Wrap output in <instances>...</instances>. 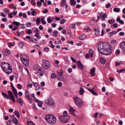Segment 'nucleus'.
<instances>
[{
    "label": "nucleus",
    "mask_w": 125,
    "mask_h": 125,
    "mask_svg": "<svg viewBox=\"0 0 125 125\" xmlns=\"http://www.w3.org/2000/svg\"><path fill=\"white\" fill-rule=\"evenodd\" d=\"M1 66L2 69L7 74H9L11 72L12 69L10 64L4 62L1 63Z\"/></svg>",
    "instance_id": "f257e3e1"
},
{
    "label": "nucleus",
    "mask_w": 125,
    "mask_h": 125,
    "mask_svg": "<svg viewBox=\"0 0 125 125\" xmlns=\"http://www.w3.org/2000/svg\"><path fill=\"white\" fill-rule=\"evenodd\" d=\"M45 118L46 122L50 124H54L56 122V117L53 115H47L45 116Z\"/></svg>",
    "instance_id": "f03ea898"
},
{
    "label": "nucleus",
    "mask_w": 125,
    "mask_h": 125,
    "mask_svg": "<svg viewBox=\"0 0 125 125\" xmlns=\"http://www.w3.org/2000/svg\"><path fill=\"white\" fill-rule=\"evenodd\" d=\"M63 115L60 116L59 119L62 123H67L70 118V116L67 115V112L64 111L63 113Z\"/></svg>",
    "instance_id": "7ed1b4c3"
},
{
    "label": "nucleus",
    "mask_w": 125,
    "mask_h": 125,
    "mask_svg": "<svg viewBox=\"0 0 125 125\" xmlns=\"http://www.w3.org/2000/svg\"><path fill=\"white\" fill-rule=\"evenodd\" d=\"M73 98L77 105L79 107H81L83 102L82 100L78 97H73Z\"/></svg>",
    "instance_id": "20e7f679"
},
{
    "label": "nucleus",
    "mask_w": 125,
    "mask_h": 125,
    "mask_svg": "<svg viewBox=\"0 0 125 125\" xmlns=\"http://www.w3.org/2000/svg\"><path fill=\"white\" fill-rule=\"evenodd\" d=\"M20 58L21 60L24 65H29L28 57L27 55H21Z\"/></svg>",
    "instance_id": "39448f33"
},
{
    "label": "nucleus",
    "mask_w": 125,
    "mask_h": 125,
    "mask_svg": "<svg viewBox=\"0 0 125 125\" xmlns=\"http://www.w3.org/2000/svg\"><path fill=\"white\" fill-rule=\"evenodd\" d=\"M103 42H99L96 45L97 47L101 54L103 53L105 49H103Z\"/></svg>",
    "instance_id": "423d86ee"
},
{
    "label": "nucleus",
    "mask_w": 125,
    "mask_h": 125,
    "mask_svg": "<svg viewBox=\"0 0 125 125\" xmlns=\"http://www.w3.org/2000/svg\"><path fill=\"white\" fill-rule=\"evenodd\" d=\"M42 66L43 68L45 69H48L50 67V63L48 61L43 59L42 60Z\"/></svg>",
    "instance_id": "0eeeda50"
},
{
    "label": "nucleus",
    "mask_w": 125,
    "mask_h": 125,
    "mask_svg": "<svg viewBox=\"0 0 125 125\" xmlns=\"http://www.w3.org/2000/svg\"><path fill=\"white\" fill-rule=\"evenodd\" d=\"M45 102L46 104L50 105L53 106L54 104V102L51 97H49L46 99Z\"/></svg>",
    "instance_id": "6e6552de"
},
{
    "label": "nucleus",
    "mask_w": 125,
    "mask_h": 125,
    "mask_svg": "<svg viewBox=\"0 0 125 125\" xmlns=\"http://www.w3.org/2000/svg\"><path fill=\"white\" fill-rule=\"evenodd\" d=\"M112 48L110 47L109 49L107 48L106 49H105V50L103 52V53L101 54L103 55H110L112 54Z\"/></svg>",
    "instance_id": "1a4fd4ad"
},
{
    "label": "nucleus",
    "mask_w": 125,
    "mask_h": 125,
    "mask_svg": "<svg viewBox=\"0 0 125 125\" xmlns=\"http://www.w3.org/2000/svg\"><path fill=\"white\" fill-rule=\"evenodd\" d=\"M34 68L35 70L38 72L37 73H39L41 72H44V70L43 69L42 70V68L39 66L38 65H34Z\"/></svg>",
    "instance_id": "9d476101"
},
{
    "label": "nucleus",
    "mask_w": 125,
    "mask_h": 125,
    "mask_svg": "<svg viewBox=\"0 0 125 125\" xmlns=\"http://www.w3.org/2000/svg\"><path fill=\"white\" fill-rule=\"evenodd\" d=\"M8 93L10 99L12 100L13 102H15V99L12 92L10 91H8Z\"/></svg>",
    "instance_id": "9b49d317"
},
{
    "label": "nucleus",
    "mask_w": 125,
    "mask_h": 125,
    "mask_svg": "<svg viewBox=\"0 0 125 125\" xmlns=\"http://www.w3.org/2000/svg\"><path fill=\"white\" fill-rule=\"evenodd\" d=\"M76 64L77 67L79 69L81 70H83V66L80 61H77Z\"/></svg>",
    "instance_id": "f8f14e48"
},
{
    "label": "nucleus",
    "mask_w": 125,
    "mask_h": 125,
    "mask_svg": "<svg viewBox=\"0 0 125 125\" xmlns=\"http://www.w3.org/2000/svg\"><path fill=\"white\" fill-rule=\"evenodd\" d=\"M103 49H106L109 47L110 46V45L107 42H103Z\"/></svg>",
    "instance_id": "ddd939ff"
},
{
    "label": "nucleus",
    "mask_w": 125,
    "mask_h": 125,
    "mask_svg": "<svg viewBox=\"0 0 125 125\" xmlns=\"http://www.w3.org/2000/svg\"><path fill=\"white\" fill-rule=\"evenodd\" d=\"M26 94L25 95V97L26 98L30 101H32V99L29 95V93L28 92L27 90L25 91Z\"/></svg>",
    "instance_id": "4468645a"
},
{
    "label": "nucleus",
    "mask_w": 125,
    "mask_h": 125,
    "mask_svg": "<svg viewBox=\"0 0 125 125\" xmlns=\"http://www.w3.org/2000/svg\"><path fill=\"white\" fill-rule=\"evenodd\" d=\"M120 48L123 51H125V42H122L120 43Z\"/></svg>",
    "instance_id": "2eb2a0df"
},
{
    "label": "nucleus",
    "mask_w": 125,
    "mask_h": 125,
    "mask_svg": "<svg viewBox=\"0 0 125 125\" xmlns=\"http://www.w3.org/2000/svg\"><path fill=\"white\" fill-rule=\"evenodd\" d=\"M17 35L18 37H21V36H22L24 34V31H21L20 32L17 31L16 32Z\"/></svg>",
    "instance_id": "dca6fc26"
},
{
    "label": "nucleus",
    "mask_w": 125,
    "mask_h": 125,
    "mask_svg": "<svg viewBox=\"0 0 125 125\" xmlns=\"http://www.w3.org/2000/svg\"><path fill=\"white\" fill-rule=\"evenodd\" d=\"M95 68L93 67L91 69L90 72V73L92 75L94 76L95 74Z\"/></svg>",
    "instance_id": "f3484780"
},
{
    "label": "nucleus",
    "mask_w": 125,
    "mask_h": 125,
    "mask_svg": "<svg viewBox=\"0 0 125 125\" xmlns=\"http://www.w3.org/2000/svg\"><path fill=\"white\" fill-rule=\"evenodd\" d=\"M75 110L71 108L69 110V111H70V113L73 116L75 115V114L74 113Z\"/></svg>",
    "instance_id": "a211bd4d"
},
{
    "label": "nucleus",
    "mask_w": 125,
    "mask_h": 125,
    "mask_svg": "<svg viewBox=\"0 0 125 125\" xmlns=\"http://www.w3.org/2000/svg\"><path fill=\"white\" fill-rule=\"evenodd\" d=\"M116 21L118 22L119 23L122 24H123L124 23V22L123 21L120 20V18L119 17H118L117 18Z\"/></svg>",
    "instance_id": "6ab92c4d"
},
{
    "label": "nucleus",
    "mask_w": 125,
    "mask_h": 125,
    "mask_svg": "<svg viewBox=\"0 0 125 125\" xmlns=\"http://www.w3.org/2000/svg\"><path fill=\"white\" fill-rule=\"evenodd\" d=\"M70 3L71 5L73 6L75 5L76 4V1L75 0H72L70 1Z\"/></svg>",
    "instance_id": "aec40b11"
},
{
    "label": "nucleus",
    "mask_w": 125,
    "mask_h": 125,
    "mask_svg": "<svg viewBox=\"0 0 125 125\" xmlns=\"http://www.w3.org/2000/svg\"><path fill=\"white\" fill-rule=\"evenodd\" d=\"M100 62L102 64H104L105 62V60L102 57L100 58Z\"/></svg>",
    "instance_id": "412c9836"
},
{
    "label": "nucleus",
    "mask_w": 125,
    "mask_h": 125,
    "mask_svg": "<svg viewBox=\"0 0 125 125\" xmlns=\"http://www.w3.org/2000/svg\"><path fill=\"white\" fill-rule=\"evenodd\" d=\"M2 94L4 98H6L8 99H9V98L7 94L4 93L3 92H2Z\"/></svg>",
    "instance_id": "4be33fe9"
},
{
    "label": "nucleus",
    "mask_w": 125,
    "mask_h": 125,
    "mask_svg": "<svg viewBox=\"0 0 125 125\" xmlns=\"http://www.w3.org/2000/svg\"><path fill=\"white\" fill-rule=\"evenodd\" d=\"M45 18L43 16L42 17L41 19V21L42 24L44 25L45 24H46V22L44 21Z\"/></svg>",
    "instance_id": "5701e85b"
},
{
    "label": "nucleus",
    "mask_w": 125,
    "mask_h": 125,
    "mask_svg": "<svg viewBox=\"0 0 125 125\" xmlns=\"http://www.w3.org/2000/svg\"><path fill=\"white\" fill-rule=\"evenodd\" d=\"M100 31L98 29H97L95 30V34L97 36H98L99 35Z\"/></svg>",
    "instance_id": "b1692460"
},
{
    "label": "nucleus",
    "mask_w": 125,
    "mask_h": 125,
    "mask_svg": "<svg viewBox=\"0 0 125 125\" xmlns=\"http://www.w3.org/2000/svg\"><path fill=\"white\" fill-rule=\"evenodd\" d=\"M44 0H40V1H38L37 2V5L38 6H41L42 5V3L43 2Z\"/></svg>",
    "instance_id": "393cba45"
},
{
    "label": "nucleus",
    "mask_w": 125,
    "mask_h": 125,
    "mask_svg": "<svg viewBox=\"0 0 125 125\" xmlns=\"http://www.w3.org/2000/svg\"><path fill=\"white\" fill-rule=\"evenodd\" d=\"M84 92V90L83 88H81L79 91V93L80 95H82L83 94Z\"/></svg>",
    "instance_id": "a878e982"
},
{
    "label": "nucleus",
    "mask_w": 125,
    "mask_h": 125,
    "mask_svg": "<svg viewBox=\"0 0 125 125\" xmlns=\"http://www.w3.org/2000/svg\"><path fill=\"white\" fill-rule=\"evenodd\" d=\"M17 101L21 105H23V102L21 98H19L18 99H17Z\"/></svg>",
    "instance_id": "bb28decb"
},
{
    "label": "nucleus",
    "mask_w": 125,
    "mask_h": 125,
    "mask_svg": "<svg viewBox=\"0 0 125 125\" xmlns=\"http://www.w3.org/2000/svg\"><path fill=\"white\" fill-rule=\"evenodd\" d=\"M88 90L91 93L94 95H97L98 94L94 92V91L93 90L89 89Z\"/></svg>",
    "instance_id": "cd10ccee"
},
{
    "label": "nucleus",
    "mask_w": 125,
    "mask_h": 125,
    "mask_svg": "<svg viewBox=\"0 0 125 125\" xmlns=\"http://www.w3.org/2000/svg\"><path fill=\"white\" fill-rule=\"evenodd\" d=\"M12 119L13 121L12 122H13L14 124L16 125H17L18 124V121L16 118Z\"/></svg>",
    "instance_id": "c85d7f7f"
},
{
    "label": "nucleus",
    "mask_w": 125,
    "mask_h": 125,
    "mask_svg": "<svg viewBox=\"0 0 125 125\" xmlns=\"http://www.w3.org/2000/svg\"><path fill=\"white\" fill-rule=\"evenodd\" d=\"M108 23L110 24L115 23V21H114L113 19H112L111 20H108Z\"/></svg>",
    "instance_id": "c756f323"
},
{
    "label": "nucleus",
    "mask_w": 125,
    "mask_h": 125,
    "mask_svg": "<svg viewBox=\"0 0 125 125\" xmlns=\"http://www.w3.org/2000/svg\"><path fill=\"white\" fill-rule=\"evenodd\" d=\"M30 41H31L32 42L35 43L37 41V40L33 37H31V39H30Z\"/></svg>",
    "instance_id": "7c9ffc66"
},
{
    "label": "nucleus",
    "mask_w": 125,
    "mask_h": 125,
    "mask_svg": "<svg viewBox=\"0 0 125 125\" xmlns=\"http://www.w3.org/2000/svg\"><path fill=\"white\" fill-rule=\"evenodd\" d=\"M12 23L13 25H16L17 26H19L20 24L19 22L15 21H13L12 22Z\"/></svg>",
    "instance_id": "2f4dec72"
},
{
    "label": "nucleus",
    "mask_w": 125,
    "mask_h": 125,
    "mask_svg": "<svg viewBox=\"0 0 125 125\" xmlns=\"http://www.w3.org/2000/svg\"><path fill=\"white\" fill-rule=\"evenodd\" d=\"M26 32L29 34H30L32 33V31L31 29H27L26 30Z\"/></svg>",
    "instance_id": "473e14b6"
},
{
    "label": "nucleus",
    "mask_w": 125,
    "mask_h": 125,
    "mask_svg": "<svg viewBox=\"0 0 125 125\" xmlns=\"http://www.w3.org/2000/svg\"><path fill=\"white\" fill-rule=\"evenodd\" d=\"M15 114L18 118H19L20 117V114L18 112L17 110L15 111Z\"/></svg>",
    "instance_id": "72a5a7b5"
},
{
    "label": "nucleus",
    "mask_w": 125,
    "mask_h": 125,
    "mask_svg": "<svg viewBox=\"0 0 125 125\" xmlns=\"http://www.w3.org/2000/svg\"><path fill=\"white\" fill-rule=\"evenodd\" d=\"M116 32L115 31H113L112 32L109 33V36H112L113 34H116Z\"/></svg>",
    "instance_id": "f704fd0d"
},
{
    "label": "nucleus",
    "mask_w": 125,
    "mask_h": 125,
    "mask_svg": "<svg viewBox=\"0 0 125 125\" xmlns=\"http://www.w3.org/2000/svg\"><path fill=\"white\" fill-rule=\"evenodd\" d=\"M58 34V32L57 31H55L52 34V36L53 37H56L57 35Z\"/></svg>",
    "instance_id": "c9c22d12"
},
{
    "label": "nucleus",
    "mask_w": 125,
    "mask_h": 125,
    "mask_svg": "<svg viewBox=\"0 0 125 125\" xmlns=\"http://www.w3.org/2000/svg\"><path fill=\"white\" fill-rule=\"evenodd\" d=\"M86 38L84 34H83L79 37V38L81 40H83Z\"/></svg>",
    "instance_id": "e433bc0d"
},
{
    "label": "nucleus",
    "mask_w": 125,
    "mask_h": 125,
    "mask_svg": "<svg viewBox=\"0 0 125 125\" xmlns=\"http://www.w3.org/2000/svg\"><path fill=\"white\" fill-rule=\"evenodd\" d=\"M113 10L115 12H119L120 11V10L118 8H116L114 9Z\"/></svg>",
    "instance_id": "4c0bfd02"
},
{
    "label": "nucleus",
    "mask_w": 125,
    "mask_h": 125,
    "mask_svg": "<svg viewBox=\"0 0 125 125\" xmlns=\"http://www.w3.org/2000/svg\"><path fill=\"white\" fill-rule=\"evenodd\" d=\"M84 30L85 31H89L91 30L90 28L88 27H86L84 28Z\"/></svg>",
    "instance_id": "58836bf2"
},
{
    "label": "nucleus",
    "mask_w": 125,
    "mask_h": 125,
    "mask_svg": "<svg viewBox=\"0 0 125 125\" xmlns=\"http://www.w3.org/2000/svg\"><path fill=\"white\" fill-rule=\"evenodd\" d=\"M89 55H93L94 51L92 49H90L89 51Z\"/></svg>",
    "instance_id": "ea45409f"
},
{
    "label": "nucleus",
    "mask_w": 125,
    "mask_h": 125,
    "mask_svg": "<svg viewBox=\"0 0 125 125\" xmlns=\"http://www.w3.org/2000/svg\"><path fill=\"white\" fill-rule=\"evenodd\" d=\"M40 22V18H38L36 20V24L37 25H39Z\"/></svg>",
    "instance_id": "a19ab883"
},
{
    "label": "nucleus",
    "mask_w": 125,
    "mask_h": 125,
    "mask_svg": "<svg viewBox=\"0 0 125 125\" xmlns=\"http://www.w3.org/2000/svg\"><path fill=\"white\" fill-rule=\"evenodd\" d=\"M4 52L6 53L7 54H10L11 53L10 51L7 49L5 50Z\"/></svg>",
    "instance_id": "79ce46f5"
},
{
    "label": "nucleus",
    "mask_w": 125,
    "mask_h": 125,
    "mask_svg": "<svg viewBox=\"0 0 125 125\" xmlns=\"http://www.w3.org/2000/svg\"><path fill=\"white\" fill-rule=\"evenodd\" d=\"M107 15L105 13L101 17V19L102 20H104V19L107 17Z\"/></svg>",
    "instance_id": "37998d69"
},
{
    "label": "nucleus",
    "mask_w": 125,
    "mask_h": 125,
    "mask_svg": "<svg viewBox=\"0 0 125 125\" xmlns=\"http://www.w3.org/2000/svg\"><path fill=\"white\" fill-rule=\"evenodd\" d=\"M65 21V20L64 19H63L62 20H61L60 23L61 24H63L64 23Z\"/></svg>",
    "instance_id": "c03bdc74"
},
{
    "label": "nucleus",
    "mask_w": 125,
    "mask_h": 125,
    "mask_svg": "<svg viewBox=\"0 0 125 125\" xmlns=\"http://www.w3.org/2000/svg\"><path fill=\"white\" fill-rule=\"evenodd\" d=\"M44 72H41L40 73H36L37 74V75L38 76H39V75L40 76H42L43 75V73Z\"/></svg>",
    "instance_id": "a18cd8bd"
},
{
    "label": "nucleus",
    "mask_w": 125,
    "mask_h": 125,
    "mask_svg": "<svg viewBox=\"0 0 125 125\" xmlns=\"http://www.w3.org/2000/svg\"><path fill=\"white\" fill-rule=\"evenodd\" d=\"M66 3L65 1V0H62L61 1V5L63 6L65 5Z\"/></svg>",
    "instance_id": "49530a36"
},
{
    "label": "nucleus",
    "mask_w": 125,
    "mask_h": 125,
    "mask_svg": "<svg viewBox=\"0 0 125 125\" xmlns=\"http://www.w3.org/2000/svg\"><path fill=\"white\" fill-rule=\"evenodd\" d=\"M27 124L28 125H35L31 121H28Z\"/></svg>",
    "instance_id": "de8ad7c7"
},
{
    "label": "nucleus",
    "mask_w": 125,
    "mask_h": 125,
    "mask_svg": "<svg viewBox=\"0 0 125 125\" xmlns=\"http://www.w3.org/2000/svg\"><path fill=\"white\" fill-rule=\"evenodd\" d=\"M12 90L14 94L17 93V90L15 88L12 89Z\"/></svg>",
    "instance_id": "09e8293b"
},
{
    "label": "nucleus",
    "mask_w": 125,
    "mask_h": 125,
    "mask_svg": "<svg viewBox=\"0 0 125 125\" xmlns=\"http://www.w3.org/2000/svg\"><path fill=\"white\" fill-rule=\"evenodd\" d=\"M39 103H39L38 104V106L40 107H42V104H43V102L42 101H40V102Z\"/></svg>",
    "instance_id": "8fccbe9b"
},
{
    "label": "nucleus",
    "mask_w": 125,
    "mask_h": 125,
    "mask_svg": "<svg viewBox=\"0 0 125 125\" xmlns=\"http://www.w3.org/2000/svg\"><path fill=\"white\" fill-rule=\"evenodd\" d=\"M56 77V75L54 73H52L51 75V77L52 78H55Z\"/></svg>",
    "instance_id": "3c124183"
},
{
    "label": "nucleus",
    "mask_w": 125,
    "mask_h": 125,
    "mask_svg": "<svg viewBox=\"0 0 125 125\" xmlns=\"http://www.w3.org/2000/svg\"><path fill=\"white\" fill-rule=\"evenodd\" d=\"M19 47L21 48H22L23 46L24 45L23 43H20L19 44Z\"/></svg>",
    "instance_id": "603ef678"
},
{
    "label": "nucleus",
    "mask_w": 125,
    "mask_h": 125,
    "mask_svg": "<svg viewBox=\"0 0 125 125\" xmlns=\"http://www.w3.org/2000/svg\"><path fill=\"white\" fill-rule=\"evenodd\" d=\"M120 51L118 49L116 50L115 51V53L116 54H120Z\"/></svg>",
    "instance_id": "864d4df0"
},
{
    "label": "nucleus",
    "mask_w": 125,
    "mask_h": 125,
    "mask_svg": "<svg viewBox=\"0 0 125 125\" xmlns=\"http://www.w3.org/2000/svg\"><path fill=\"white\" fill-rule=\"evenodd\" d=\"M0 15L2 17H6V15L4 14L2 12H1L0 13Z\"/></svg>",
    "instance_id": "5fc2aeb1"
},
{
    "label": "nucleus",
    "mask_w": 125,
    "mask_h": 125,
    "mask_svg": "<svg viewBox=\"0 0 125 125\" xmlns=\"http://www.w3.org/2000/svg\"><path fill=\"white\" fill-rule=\"evenodd\" d=\"M4 10L6 13H8L9 12V10L7 8H5L4 9Z\"/></svg>",
    "instance_id": "6e6d98bb"
},
{
    "label": "nucleus",
    "mask_w": 125,
    "mask_h": 125,
    "mask_svg": "<svg viewBox=\"0 0 125 125\" xmlns=\"http://www.w3.org/2000/svg\"><path fill=\"white\" fill-rule=\"evenodd\" d=\"M49 50V49L47 47H45L43 49L44 51L45 52H48V51Z\"/></svg>",
    "instance_id": "4d7b16f0"
},
{
    "label": "nucleus",
    "mask_w": 125,
    "mask_h": 125,
    "mask_svg": "<svg viewBox=\"0 0 125 125\" xmlns=\"http://www.w3.org/2000/svg\"><path fill=\"white\" fill-rule=\"evenodd\" d=\"M33 100L35 102L37 103H40V101L37 99L35 98H33Z\"/></svg>",
    "instance_id": "13d9d810"
},
{
    "label": "nucleus",
    "mask_w": 125,
    "mask_h": 125,
    "mask_svg": "<svg viewBox=\"0 0 125 125\" xmlns=\"http://www.w3.org/2000/svg\"><path fill=\"white\" fill-rule=\"evenodd\" d=\"M39 34L38 33H36V34H35V36L37 37L38 38L40 39V37H39Z\"/></svg>",
    "instance_id": "bf43d9fd"
},
{
    "label": "nucleus",
    "mask_w": 125,
    "mask_h": 125,
    "mask_svg": "<svg viewBox=\"0 0 125 125\" xmlns=\"http://www.w3.org/2000/svg\"><path fill=\"white\" fill-rule=\"evenodd\" d=\"M47 21L49 23H50L52 21V20L49 18H48L47 20Z\"/></svg>",
    "instance_id": "052dcab7"
},
{
    "label": "nucleus",
    "mask_w": 125,
    "mask_h": 125,
    "mask_svg": "<svg viewBox=\"0 0 125 125\" xmlns=\"http://www.w3.org/2000/svg\"><path fill=\"white\" fill-rule=\"evenodd\" d=\"M111 6V5L110 3H107L105 6V7L106 8H109Z\"/></svg>",
    "instance_id": "680f3d73"
},
{
    "label": "nucleus",
    "mask_w": 125,
    "mask_h": 125,
    "mask_svg": "<svg viewBox=\"0 0 125 125\" xmlns=\"http://www.w3.org/2000/svg\"><path fill=\"white\" fill-rule=\"evenodd\" d=\"M125 33L124 32H121L119 33V34L121 36H123L124 35Z\"/></svg>",
    "instance_id": "e2e57ef3"
},
{
    "label": "nucleus",
    "mask_w": 125,
    "mask_h": 125,
    "mask_svg": "<svg viewBox=\"0 0 125 125\" xmlns=\"http://www.w3.org/2000/svg\"><path fill=\"white\" fill-rule=\"evenodd\" d=\"M17 86L18 87V89L20 90L21 89V85L20 84H18L17 85Z\"/></svg>",
    "instance_id": "0e129e2a"
},
{
    "label": "nucleus",
    "mask_w": 125,
    "mask_h": 125,
    "mask_svg": "<svg viewBox=\"0 0 125 125\" xmlns=\"http://www.w3.org/2000/svg\"><path fill=\"white\" fill-rule=\"evenodd\" d=\"M34 0H32L31 1V3L33 4V5L34 6L36 5V3L34 2Z\"/></svg>",
    "instance_id": "69168bd1"
},
{
    "label": "nucleus",
    "mask_w": 125,
    "mask_h": 125,
    "mask_svg": "<svg viewBox=\"0 0 125 125\" xmlns=\"http://www.w3.org/2000/svg\"><path fill=\"white\" fill-rule=\"evenodd\" d=\"M98 113H96L94 115V116L95 118H97L98 115Z\"/></svg>",
    "instance_id": "338daca9"
},
{
    "label": "nucleus",
    "mask_w": 125,
    "mask_h": 125,
    "mask_svg": "<svg viewBox=\"0 0 125 125\" xmlns=\"http://www.w3.org/2000/svg\"><path fill=\"white\" fill-rule=\"evenodd\" d=\"M54 66L57 68H58L60 67V65L58 64H54Z\"/></svg>",
    "instance_id": "774afa93"
}]
</instances>
